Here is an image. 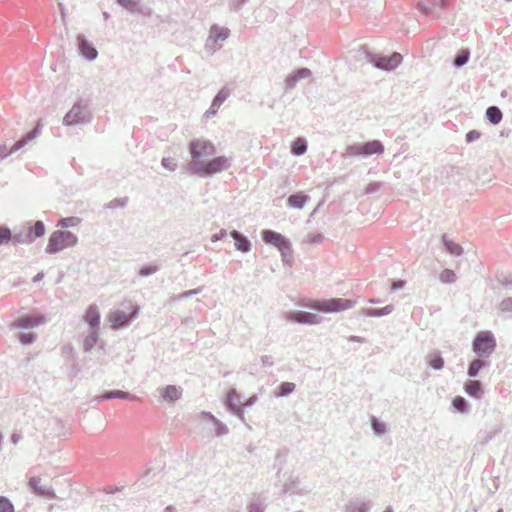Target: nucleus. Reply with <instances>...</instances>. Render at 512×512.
Listing matches in <instances>:
<instances>
[{"mask_svg":"<svg viewBox=\"0 0 512 512\" xmlns=\"http://www.w3.org/2000/svg\"><path fill=\"white\" fill-rule=\"evenodd\" d=\"M231 165V159L226 156H218L203 163L189 162L188 169L201 177L213 176Z\"/></svg>","mask_w":512,"mask_h":512,"instance_id":"f257e3e1","label":"nucleus"},{"mask_svg":"<svg viewBox=\"0 0 512 512\" xmlns=\"http://www.w3.org/2000/svg\"><path fill=\"white\" fill-rule=\"evenodd\" d=\"M78 243V237L66 230H56L51 233L45 248L47 254H57L68 247H74Z\"/></svg>","mask_w":512,"mask_h":512,"instance_id":"f03ea898","label":"nucleus"},{"mask_svg":"<svg viewBox=\"0 0 512 512\" xmlns=\"http://www.w3.org/2000/svg\"><path fill=\"white\" fill-rule=\"evenodd\" d=\"M91 119L92 114L88 109L87 103L83 100H78L63 117V124L65 126L84 125L89 123Z\"/></svg>","mask_w":512,"mask_h":512,"instance_id":"7ed1b4c3","label":"nucleus"},{"mask_svg":"<svg viewBox=\"0 0 512 512\" xmlns=\"http://www.w3.org/2000/svg\"><path fill=\"white\" fill-rule=\"evenodd\" d=\"M190 162L203 163L204 158L210 157L216 153L215 145L204 139H194L189 143Z\"/></svg>","mask_w":512,"mask_h":512,"instance_id":"20e7f679","label":"nucleus"},{"mask_svg":"<svg viewBox=\"0 0 512 512\" xmlns=\"http://www.w3.org/2000/svg\"><path fill=\"white\" fill-rule=\"evenodd\" d=\"M473 351L480 358L489 357L496 348V341L491 332H480L472 343Z\"/></svg>","mask_w":512,"mask_h":512,"instance_id":"39448f33","label":"nucleus"},{"mask_svg":"<svg viewBox=\"0 0 512 512\" xmlns=\"http://www.w3.org/2000/svg\"><path fill=\"white\" fill-rule=\"evenodd\" d=\"M384 152V145L379 140H372L364 143H356L347 146L346 154L349 156L368 157L373 154L380 155Z\"/></svg>","mask_w":512,"mask_h":512,"instance_id":"423d86ee","label":"nucleus"},{"mask_svg":"<svg viewBox=\"0 0 512 512\" xmlns=\"http://www.w3.org/2000/svg\"><path fill=\"white\" fill-rule=\"evenodd\" d=\"M365 57L368 62L372 63L376 68L391 71L397 68L402 62V55L398 52H394L391 56L385 57L378 54H374L368 50H365Z\"/></svg>","mask_w":512,"mask_h":512,"instance_id":"0eeeda50","label":"nucleus"},{"mask_svg":"<svg viewBox=\"0 0 512 512\" xmlns=\"http://www.w3.org/2000/svg\"><path fill=\"white\" fill-rule=\"evenodd\" d=\"M262 238L267 244L278 248L284 260L292 256L291 243L282 234L270 229H266L262 231Z\"/></svg>","mask_w":512,"mask_h":512,"instance_id":"6e6552de","label":"nucleus"},{"mask_svg":"<svg viewBox=\"0 0 512 512\" xmlns=\"http://www.w3.org/2000/svg\"><path fill=\"white\" fill-rule=\"evenodd\" d=\"M355 303V301L350 299L332 298L328 300L315 301L312 304V308L325 313H334L350 309L355 305Z\"/></svg>","mask_w":512,"mask_h":512,"instance_id":"1a4fd4ad","label":"nucleus"},{"mask_svg":"<svg viewBox=\"0 0 512 512\" xmlns=\"http://www.w3.org/2000/svg\"><path fill=\"white\" fill-rule=\"evenodd\" d=\"M230 30L226 27H219L218 25H213L210 28L209 36L206 41V49L211 52H216L221 49L223 46V42L229 37Z\"/></svg>","mask_w":512,"mask_h":512,"instance_id":"9d476101","label":"nucleus"},{"mask_svg":"<svg viewBox=\"0 0 512 512\" xmlns=\"http://www.w3.org/2000/svg\"><path fill=\"white\" fill-rule=\"evenodd\" d=\"M40 134V128L39 126H36L33 128L30 132H28L25 136H23L21 139L16 141L10 148H8V145L6 143L0 144V159H5L9 155L17 152L21 148H23L25 145L28 144L29 141H32L38 135Z\"/></svg>","mask_w":512,"mask_h":512,"instance_id":"9b49d317","label":"nucleus"},{"mask_svg":"<svg viewBox=\"0 0 512 512\" xmlns=\"http://www.w3.org/2000/svg\"><path fill=\"white\" fill-rule=\"evenodd\" d=\"M28 486L30 490L39 497L45 499H54L56 497L53 487L49 484H43L39 476L30 477Z\"/></svg>","mask_w":512,"mask_h":512,"instance_id":"f8f14e48","label":"nucleus"},{"mask_svg":"<svg viewBox=\"0 0 512 512\" xmlns=\"http://www.w3.org/2000/svg\"><path fill=\"white\" fill-rule=\"evenodd\" d=\"M227 409L236 415L243 423H245L244 409L242 407L240 395L236 389H230L225 399Z\"/></svg>","mask_w":512,"mask_h":512,"instance_id":"ddd939ff","label":"nucleus"},{"mask_svg":"<svg viewBox=\"0 0 512 512\" xmlns=\"http://www.w3.org/2000/svg\"><path fill=\"white\" fill-rule=\"evenodd\" d=\"M138 314V307L133 308V312L128 314L124 311H115L109 315V321L111 322V326L113 328H124L130 325L134 318H136Z\"/></svg>","mask_w":512,"mask_h":512,"instance_id":"4468645a","label":"nucleus"},{"mask_svg":"<svg viewBox=\"0 0 512 512\" xmlns=\"http://www.w3.org/2000/svg\"><path fill=\"white\" fill-rule=\"evenodd\" d=\"M77 46L80 54L88 61H93L98 56L96 48L82 34L77 36Z\"/></svg>","mask_w":512,"mask_h":512,"instance_id":"2eb2a0df","label":"nucleus"},{"mask_svg":"<svg viewBox=\"0 0 512 512\" xmlns=\"http://www.w3.org/2000/svg\"><path fill=\"white\" fill-rule=\"evenodd\" d=\"M286 319L301 324H317L320 321V317L317 314L305 311L288 312Z\"/></svg>","mask_w":512,"mask_h":512,"instance_id":"dca6fc26","label":"nucleus"},{"mask_svg":"<svg viewBox=\"0 0 512 512\" xmlns=\"http://www.w3.org/2000/svg\"><path fill=\"white\" fill-rule=\"evenodd\" d=\"M311 75H312L311 70L308 68H305V67L292 72L285 79V82H284L285 91L292 90L293 88H295L298 81H300L302 79L309 78Z\"/></svg>","mask_w":512,"mask_h":512,"instance_id":"f3484780","label":"nucleus"},{"mask_svg":"<svg viewBox=\"0 0 512 512\" xmlns=\"http://www.w3.org/2000/svg\"><path fill=\"white\" fill-rule=\"evenodd\" d=\"M44 322H45V317L42 315H40V316L25 315V316H21V317L17 318L16 320H14L12 322L11 326L13 328L29 329V328L36 327L40 324H43Z\"/></svg>","mask_w":512,"mask_h":512,"instance_id":"a211bd4d","label":"nucleus"},{"mask_svg":"<svg viewBox=\"0 0 512 512\" xmlns=\"http://www.w3.org/2000/svg\"><path fill=\"white\" fill-rule=\"evenodd\" d=\"M85 322L90 326L91 330H97L100 325V313L95 304L89 305L85 316Z\"/></svg>","mask_w":512,"mask_h":512,"instance_id":"6ab92c4d","label":"nucleus"},{"mask_svg":"<svg viewBox=\"0 0 512 512\" xmlns=\"http://www.w3.org/2000/svg\"><path fill=\"white\" fill-rule=\"evenodd\" d=\"M464 391L470 397H474L476 399H481L484 395V389L480 381L478 380H467L464 383Z\"/></svg>","mask_w":512,"mask_h":512,"instance_id":"aec40b11","label":"nucleus"},{"mask_svg":"<svg viewBox=\"0 0 512 512\" xmlns=\"http://www.w3.org/2000/svg\"><path fill=\"white\" fill-rule=\"evenodd\" d=\"M230 236L233 238L235 248L238 251L247 253L251 250L252 245H251L250 240L246 236H244L242 233H240L237 230H233L230 232Z\"/></svg>","mask_w":512,"mask_h":512,"instance_id":"412c9836","label":"nucleus"},{"mask_svg":"<svg viewBox=\"0 0 512 512\" xmlns=\"http://www.w3.org/2000/svg\"><path fill=\"white\" fill-rule=\"evenodd\" d=\"M229 96V90L227 88H222L214 97L211 106L206 111L207 116H213L217 113L220 106L223 104V102L228 98Z\"/></svg>","mask_w":512,"mask_h":512,"instance_id":"4be33fe9","label":"nucleus"},{"mask_svg":"<svg viewBox=\"0 0 512 512\" xmlns=\"http://www.w3.org/2000/svg\"><path fill=\"white\" fill-rule=\"evenodd\" d=\"M371 507L372 503L370 501L353 499L346 504L344 512H369Z\"/></svg>","mask_w":512,"mask_h":512,"instance_id":"5701e85b","label":"nucleus"},{"mask_svg":"<svg viewBox=\"0 0 512 512\" xmlns=\"http://www.w3.org/2000/svg\"><path fill=\"white\" fill-rule=\"evenodd\" d=\"M162 398L167 402H174L182 396V388L175 385H167L160 390Z\"/></svg>","mask_w":512,"mask_h":512,"instance_id":"b1692460","label":"nucleus"},{"mask_svg":"<svg viewBox=\"0 0 512 512\" xmlns=\"http://www.w3.org/2000/svg\"><path fill=\"white\" fill-rule=\"evenodd\" d=\"M110 399H136V396L133 394H130L129 392L122 391V390H113V391H107L102 396H98L95 398V401L100 402L104 400H110Z\"/></svg>","mask_w":512,"mask_h":512,"instance_id":"393cba45","label":"nucleus"},{"mask_svg":"<svg viewBox=\"0 0 512 512\" xmlns=\"http://www.w3.org/2000/svg\"><path fill=\"white\" fill-rule=\"evenodd\" d=\"M487 366H489V361L478 357L470 362L467 369V375L470 378H475L479 374L480 370Z\"/></svg>","mask_w":512,"mask_h":512,"instance_id":"a878e982","label":"nucleus"},{"mask_svg":"<svg viewBox=\"0 0 512 512\" xmlns=\"http://www.w3.org/2000/svg\"><path fill=\"white\" fill-rule=\"evenodd\" d=\"M309 197L303 193L291 194L287 199V205L292 208L302 209Z\"/></svg>","mask_w":512,"mask_h":512,"instance_id":"bb28decb","label":"nucleus"},{"mask_svg":"<svg viewBox=\"0 0 512 512\" xmlns=\"http://www.w3.org/2000/svg\"><path fill=\"white\" fill-rule=\"evenodd\" d=\"M27 231L30 234L31 240L33 242L35 239L40 238L45 234L46 228L44 223L38 220L33 225H30L27 228Z\"/></svg>","mask_w":512,"mask_h":512,"instance_id":"cd10ccee","label":"nucleus"},{"mask_svg":"<svg viewBox=\"0 0 512 512\" xmlns=\"http://www.w3.org/2000/svg\"><path fill=\"white\" fill-rule=\"evenodd\" d=\"M393 310L394 306L390 304L386 305L383 308H365L364 313L370 317H382L385 315H389L390 313H392Z\"/></svg>","mask_w":512,"mask_h":512,"instance_id":"c85d7f7f","label":"nucleus"},{"mask_svg":"<svg viewBox=\"0 0 512 512\" xmlns=\"http://www.w3.org/2000/svg\"><path fill=\"white\" fill-rule=\"evenodd\" d=\"M470 59V50L468 48L461 49L457 52L453 65L455 68H461L468 63Z\"/></svg>","mask_w":512,"mask_h":512,"instance_id":"c756f323","label":"nucleus"},{"mask_svg":"<svg viewBox=\"0 0 512 512\" xmlns=\"http://www.w3.org/2000/svg\"><path fill=\"white\" fill-rule=\"evenodd\" d=\"M503 117V114L501 110L497 106H490L486 110V118L488 121L493 124L497 125L501 122Z\"/></svg>","mask_w":512,"mask_h":512,"instance_id":"7c9ffc66","label":"nucleus"},{"mask_svg":"<svg viewBox=\"0 0 512 512\" xmlns=\"http://www.w3.org/2000/svg\"><path fill=\"white\" fill-rule=\"evenodd\" d=\"M442 242L446 250L451 255L459 256L462 254L463 248L459 244H456L452 240L448 239L445 234L442 236Z\"/></svg>","mask_w":512,"mask_h":512,"instance_id":"2f4dec72","label":"nucleus"},{"mask_svg":"<svg viewBox=\"0 0 512 512\" xmlns=\"http://www.w3.org/2000/svg\"><path fill=\"white\" fill-rule=\"evenodd\" d=\"M427 364L435 370H441L444 367V359L439 353H431L426 356Z\"/></svg>","mask_w":512,"mask_h":512,"instance_id":"473e14b6","label":"nucleus"},{"mask_svg":"<svg viewBox=\"0 0 512 512\" xmlns=\"http://www.w3.org/2000/svg\"><path fill=\"white\" fill-rule=\"evenodd\" d=\"M98 341L97 330H91L83 341V349L85 352H89Z\"/></svg>","mask_w":512,"mask_h":512,"instance_id":"72a5a7b5","label":"nucleus"},{"mask_svg":"<svg viewBox=\"0 0 512 512\" xmlns=\"http://www.w3.org/2000/svg\"><path fill=\"white\" fill-rule=\"evenodd\" d=\"M307 151V142L302 139H296L291 145V153L296 156H301Z\"/></svg>","mask_w":512,"mask_h":512,"instance_id":"f704fd0d","label":"nucleus"},{"mask_svg":"<svg viewBox=\"0 0 512 512\" xmlns=\"http://www.w3.org/2000/svg\"><path fill=\"white\" fill-rule=\"evenodd\" d=\"M452 407L460 413H467L469 410V403L464 397L456 396L452 399Z\"/></svg>","mask_w":512,"mask_h":512,"instance_id":"c9c22d12","label":"nucleus"},{"mask_svg":"<svg viewBox=\"0 0 512 512\" xmlns=\"http://www.w3.org/2000/svg\"><path fill=\"white\" fill-rule=\"evenodd\" d=\"M295 390V384L292 382H282L276 389L275 395L277 397H285Z\"/></svg>","mask_w":512,"mask_h":512,"instance_id":"e433bc0d","label":"nucleus"},{"mask_svg":"<svg viewBox=\"0 0 512 512\" xmlns=\"http://www.w3.org/2000/svg\"><path fill=\"white\" fill-rule=\"evenodd\" d=\"M117 1L122 7L129 10L130 12H132V13L139 12V2L141 0H117Z\"/></svg>","mask_w":512,"mask_h":512,"instance_id":"4c0bfd02","label":"nucleus"},{"mask_svg":"<svg viewBox=\"0 0 512 512\" xmlns=\"http://www.w3.org/2000/svg\"><path fill=\"white\" fill-rule=\"evenodd\" d=\"M12 240L22 244L32 243L31 236L27 230L16 232L14 235H12Z\"/></svg>","mask_w":512,"mask_h":512,"instance_id":"58836bf2","label":"nucleus"},{"mask_svg":"<svg viewBox=\"0 0 512 512\" xmlns=\"http://www.w3.org/2000/svg\"><path fill=\"white\" fill-rule=\"evenodd\" d=\"M81 222V219L78 218V217H65V218H61L57 224V226H60L62 228H69V227H73V226H77L78 224H80Z\"/></svg>","mask_w":512,"mask_h":512,"instance_id":"ea45409f","label":"nucleus"},{"mask_svg":"<svg viewBox=\"0 0 512 512\" xmlns=\"http://www.w3.org/2000/svg\"><path fill=\"white\" fill-rule=\"evenodd\" d=\"M439 278L442 283L451 284L456 281V274L451 269H444Z\"/></svg>","mask_w":512,"mask_h":512,"instance_id":"a19ab883","label":"nucleus"},{"mask_svg":"<svg viewBox=\"0 0 512 512\" xmlns=\"http://www.w3.org/2000/svg\"><path fill=\"white\" fill-rule=\"evenodd\" d=\"M213 424L215 425L216 436L221 437V436L227 435L229 433V429H228L227 425L222 423L217 418L213 421Z\"/></svg>","mask_w":512,"mask_h":512,"instance_id":"79ce46f5","label":"nucleus"},{"mask_svg":"<svg viewBox=\"0 0 512 512\" xmlns=\"http://www.w3.org/2000/svg\"><path fill=\"white\" fill-rule=\"evenodd\" d=\"M12 240V231L6 226H0V245Z\"/></svg>","mask_w":512,"mask_h":512,"instance_id":"37998d69","label":"nucleus"},{"mask_svg":"<svg viewBox=\"0 0 512 512\" xmlns=\"http://www.w3.org/2000/svg\"><path fill=\"white\" fill-rule=\"evenodd\" d=\"M18 339L22 344H32L36 339L34 332H22L18 334Z\"/></svg>","mask_w":512,"mask_h":512,"instance_id":"c03bdc74","label":"nucleus"},{"mask_svg":"<svg viewBox=\"0 0 512 512\" xmlns=\"http://www.w3.org/2000/svg\"><path fill=\"white\" fill-rule=\"evenodd\" d=\"M0 512H14V506L7 497L0 496Z\"/></svg>","mask_w":512,"mask_h":512,"instance_id":"a18cd8bd","label":"nucleus"},{"mask_svg":"<svg viewBox=\"0 0 512 512\" xmlns=\"http://www.w3.org/2000/svg\"><path fill=\"white\" fill-rule=\"evenodd\" d=\"M371 426L375 434L382 435L386 432V426L384 423L380 422L377 418H373L371 421Z\"/></svg>","mask_w":512,"mask_h":512,"instance_id":"49530a36","label":"nucleus"},{"mask_svg":"<svg viewBox=\"0 0 512 512\" xmlns=\"http://www.w3.org/2000/svg\"><path fill=\"white\" fill-rule=\"evenodd\" d=\"M158 270H159L158 265H146V266H143L139 270L138 274L141 277H147V276H150V275L156 273Z\"/></svg>","mask_w":512,"mask_h":512,"instance_id":"de8ad7c7","label":"nucleus"},{"mask_svg":"<svg viewBox=\"0 0 512 512\" xmlns=\"http://www.w3.org/2000/svg\"><path fill=\"white\" fill-rule=\"evenodd\" d=\"M161 164L165 169L169 171H174L177 167L175 160L171 157H164L161 161Z\"/></svg>","mask_w":512,"mask_h":512,"instance_id":"09e8293b","label":"nucleus"},{"mask_svg":"<svg viewBox=\"0 0 512 512\" xmlns=\"http://www.w3.org/2000/svg\"><path fill=\"white\" fill-rule=\"evenodd\" d=\"M201 291H202V287H199V288H196V289H192V290H188V291H185V292L179 294L177 296V299H179V300L187 299V298H190V297H192L194 295L199 294Z\"/></svg>","mask_w":512,"mask_h":512,"instance_id":"8fccbe9b","label":"nucleus"},{"mask_svg":"<svg viewBox=\"0 0 512 512\" xmlns=\"http://www.w3.org/2000/svg\"><path fill=\"white\" fill-rule=\"evenodd\" d=\"M500 309L503 312H512V298L508 297L501 301Z\"/></svg>","mask_w":512,"mask_h":512,"instance_id":"3c124183","label":"nucleus"},{"mask_svg":"<svg viewBox=\"0 0 512 512\" xmlns=\"http://www.w3.org/2000/svg\"><path fill=\"white\" fill-rule=\"evenodd\" d=\"M481 136V133L477 130H470L466 136H465V140L467 143H472L476 140H478Z\"/></svg>","mask_w":512,"mask_h":512,"instance_id":"603ef678","label":"nucleus"},{"mask_svg":"<svg viewBox=\"0 0 512 512\" xmlns=\"http://www.w3.org/2000/svg\"><path fill=\"white\" fill-rule=\"evenodd\" d=\"M127 198L114 199L109 202L108 208L114 209L116 207H124L127 204Z\"/></svg>","mask_w":512,"mask_h":512,"instance_id":"864d4df0","label":"nucleus"},{"mask_svg":"<svg viewBox=\"0 0 512 512\" xmlns=\"http://www.w3.org/2000/svg\"><path fill=\"white\" fill-rule=\"evenodd\" d=\"M381 186L382 184L380 182H371L366 186L365 192L367 194H373L377 192L381 188Z\"/></svg>","mask_w":512,"mask_h":512,"instance_id":"5fc2aeb1","label":"nucleus"},{"mask_svg":"<svg viewBox=\"0 0 512 512\" xmlns=\"http://www.w3.org/2000/svg\"><path fill=\"white\" fill-rule=\"evenodd\" d=\"M247 2V0H230L229 7L231 10L238 11Z\"/></svg>","mask_w":512,"mask_h":512,"instance_id":"6e6d98bb","label":"nucleus"},{"mask_svg":"<svg viewBox=\"0 0 512 512\" xmlns=\"http://www.w3.org/2000/svg\"><path fill=\"white\" fill-rule=\"evenodd\" d=\"M227 235L226 229H221L218 233L212 235L211 242L215 243L221 239H223Z\"/></svg>","mask_w":512,"mask_h":512,"instance_id":"4d7b16f0","label":"nucleus"},{"mask_svg":"<svg viewBox=\"0 0 512 512\" xmlns=\"http://www.w3.org/2000/svg\"><path fill=\"white\" fill-rule=\"evenodd\" d=\"M417 9L423 14H431L433 12L432 8L426 6L423 2L417 3Z\"/></svg>","mask_w":512,"mask_h":512,"instance_id":"13d9d810","label":"nucleus"},{"mask_svg":"<svg viewBox=\"0 0 512 512\" xmlns=\"http://www.w3.org/2000/svg\"><path fill=\"white\" fill-rule=\"evenodd\" d=\"M248 512H263L261 503H258V502L251 503L249 506Z\"/></svg>","mask_w":512,"mask_h":512,"instance_id":"bf43d9fd","label":"nucleus"},{"mask_svg":"<svg viewBox=\"0 0 512 512\" xmlns=\"http://www.w3.org/2000/svg\"><path fill=\"white\" fill-rule=\"evenodd\" d=\"M261 363L264 365V366H273V361H272V358L271 356H268V355H264L261 357Z\"/></svg>","mask_w":512,"mask_h":512,"instance_id":"052dcab7","label":"nucleus"},{"mask_svg":"<svg viewBox=\"0 0 512 512\" xmlns=\"http://www.w3.org/2000/svg\"><path fill=\"white\" fill-rule=\"evenodd\" d=\"M156 472L154 469H147L145 473L142 475V479L145 480V483L148 482L150 476H155Z\"/></svg>","mask_w":512,"mask_h":512,"instance_id":"680f3d73","label":"nucleus"},{"mask_svg":"<svg viewBox=\"0 0 512 512\" xmlns=\"http://www.w3.org/2000/svg\"><path fill=\"white\" fill-rule=\"evenodd\" d=\"M404 285H405V281H402V280L394 281L392 283L391 290L402 289L404 287Z\"/></svg>","mask_w":512,"mask_h":512,"instance_id":"e2e57ef3","label":"nucleus"},{"mask_svg":"<svg viewBox=\"0 0 512 512\" xmlns=\"http://www.w3.org/2000/svg\"><path fill=\"white\" fill-rule=\"evenodd\" d=\"M322 238L323 237L320 234H314L309 236L308 241L312 243H320Z\"/></svg>","mask_w":512,"mask_h":512,"instance_id":"0e129e2a","label":"nucleus"},{"mask_svg":"<svg viewBox=\"0 0 512 512\" xmlns=\"http://www.w3.org/2000/svg\"><path fill=\"white\" fill-rule=\"evenodd\" d=\"M257 400V397L256 396H252L250 397L249 399H247L243 404H242V407H250L252 405H254V403L256 402Z\"/></svg>","mask_w":512,"mask_h":512,"instance_id":"69168bd1","label":"nucleus"},{"mask_svg":"<svg viewBox=\"0 0 512 512\" xmlns=\"http://www.w3.org/2000/svg\"><path fill=\"white\" fill-rule=\"evenodd\" d=\"M433 3L440 8H445L448 4L447 0H434Z\"/></svg>","mask_w":512,"mask_h":512,"instance_id":"338daca9","label":"nucleus"},{"mask_svg":"<svg viewBox=\"0 0 512 512\" xmlns=\"http://www.w3.org/2000/svg\"><path fill=\"white\" fill-rule=\"evenodd\" d=\"M163 512H176V508L172 505L167 506Z\"/></svg>","mask_w":512,"mask_h":512,"instance_id":"774afa93","label":"nucleus"}]
</instances>
